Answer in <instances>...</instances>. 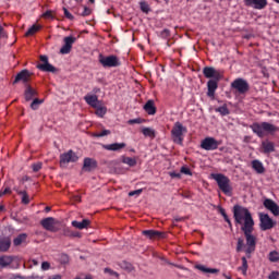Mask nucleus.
<instances>
[{"instance_id": "nucleus-26", "label": "nucleus", "mask_w": 279, "mask_h": 279, "mask_svg": "<svg viewBox=\"0 0 279 279\" xmlns=\"http://www.w3.org/2000/svg\"><path fill=\"white\" fill-rule=\"evenodd\" d=\"M10 247H11L10 238L5 236L0 239V252L2 253L8 252Z\"/></svg>"}, {"instance_id": "nucleus-44", "label": "nucleus", "mask_w": 279, "mask_h": 279, "mask_svg": "<svg viewBox=\"0 0 279 279\" xmlns=\"http://www.w3.org/2000/svg\"><path fill=\"white\" fill-rule=\"evenodd\" d=\"M221 216H222L225 222H227L229 229H233L232 221H231V219L229 218L227 211H225Z\"/></svg>"}, {"instance_id": "nucleus-54", "label": "nucleus", "mask_w": 279, "mask_h": 279, "mask_svg": "<svg viewBox=\"0 0 279 279\" xmlns=\"http://www.w3.org/2000/svg\"><path fill=\"white\" fill-rule=\"evenodd\" d=\"M43 168V163L41 162H37V163H33V170L34 172H39Z\"/></svg>"}, {"instance_id": "nucleus-41", "label": "nucleus", "mask_w": 279, "mask_h": 279, "mask_svg": "<svg viewBox=\"0 0 279 279\" xmlns=\"http://www.w3.org/2000/svg\"><path fill=\"white\" fill-rule=\"evenodd\" d=\"M140 10H142V13L148 14L150 12L149 4L146 1L140 2Z\"/></svg>"}, {"instance_id": "nucleus-36", "label": "nucleus", "mask_w": 279, "mask_h": 279, "mask_svg": "<svg viewBox=\"0 0 279 279\" xmlns=\"http://www.w3.org/2000/svg\"><path fill=\"white\" fill-rule=\"evenodd\" d=\"M268 260L270 263H278L279 262V252L278 251H270L268 253Z\"/></svg>"}, {"instance_id": "nucleus-3", "label": "nucleus", "mask_w": 279, "mask_h": 279, "mask_svg": "<svg viewBox=\"0 0 279 279\" xmlns=\"http://www.w3.org/2000/svg\"><path fill=\"white\" fill-rule=\"evenodd\" d=\"M252 132L259 138L265 137V133L275 134L279 128L269 122H254L250 125Z\"/></svg>"}, {"instance_id": "nucleus-51", "label": "nucleus", "mask_w": 279, "mask_h": 279, "mask_svg": "<svg viewBox=\"0 0 279 279\" xmlns=\"http://www.w3.org/2000/svg\"><path fill=\"white\" fill-rule=\"evenodd\" d=\"M170 34H171L170 29L166 28V29L161 31L160 36H161V38L167 39L170 37Z\"/></svg>"}, {"instance_id": "nucleus-61", "label": "nucleus", "mask_w": 279, "mask_h": 279, "mask_svg": "<svg viewBox=\"0 0 279 279\" xmlns=\"http://www.w3.org/2000/svg\"><path fill=\"white\" fill-rule=\"evenodd\" d=\"M49 279H62L61 275H52L49 277Z\"/></svg>"}, {"instance_id": "nucleus-6", "label": "nucleus", "mask_w": 279, "mask_h": 279, "mask_svg": "<svg viewBox=\"0 0 279 279\" xmlns=\"http://www.w3.org/2000/svg\"><path fill=\"white\" fill-rule=\"evenodd\" d=\"M231 89L235 90L239 95H245L250 92V84L246 80L238 77L230 84Z\"/></svg>"}, {"instance_id": "nucleus-48", "label": "nucleus", "mask_w": 279, "mask_h": 279, "mask_svg": "<svg viewBox=\"0 0 279 279\" xmlns=\"http://www.w3.org/2000/svg\"><path fill=\"white\" fill-rule=\"evenodd\" d=\"M43 17L46 19V20H53L54 16H53V12L51 10H48L46 11L44 14H43Z\"/></svg>"}, {"instance_id": "nucleus-17", "label": "nucleus", "mask_w": 279, "mask_h": 279, "mask_svg": "<svg viewBox=\"0 0 279 279\" xmlns=\"http://www.w3.org/2000/svg\"><path fill=\"white\" fill-rule=\"evenodd\" d=\"M40 225L49 232H56V218L47 217L41 219Z\"/></svg>"}, {"instance_id": "nucleus-52", "label": "nucleus", "mask_w": 279, "mask_h": 279, "mask_svg": "<svg viewBox=\"0 0 279 279\" xmlns=\"http://www.w3.org/2000/svg\"><path fill=\"white\" fill-rule=\"evenodd\" d=\"M143 193V189H137L135 191L129 192V195L132 196H140Z\"/></svg>"}, {"instance_id": "nucleus-31", "label": "nucleus", "mask_w": 279, "mask_h": 279, "mask_svg": "<svg viewBox=\"0 0 279 279\" xmlns=\"http://www.w3.org/2000/svg\"><path fill=\"white\" fill-rule=\"evenodd\" d=\"M26 240H27V233H20L16 238H14L13 244L14 246H20Z\"/></svg>"}, {"instance_id": "nucleus-34", "label": "nucleus", "mask_w": 279, "mask_h": 279, "mask_svg": "<svg viewBox=\"0 0 279 279\" xmlns=\"http://www.w3.org/2000/svg\"><path fill=\"white\" fill-rule=\"evenodd\" d=\"M41 29L40 25L34 24L25 34L26 37L34 36Z\"/></svg>"}, {"instance_id": "nucleus-59", "label": "nucleus", "mask_w": 279, "mask_h": 279, "mask_svg": "<svg viewBox=\"0 0 279 279\" xmlns=\"http://www.w3.org/2000/svg\"><path fill=\"white\" fill-rule=\"evenodd\" d=\"M3 37H5V32H4L3 26L0 25V39Z\"/></svg>"}, {"instance_id": "nucleus-10", "label": "nucleus", "mask_w": 279, "mask_h": 279, "mask_svg": "<svg viewBox=\"0 0 279 279\" xmlns=\"http://www.w3.org/2000/svg\"><path fill=\"white\" fill-rule=\"evenodd\" d=\"M258 218H259V229L262 231L271 230L276 225L274 219L270 218L268 214L259 213Z\"/></svg>"}, {"instance_id": "nucleus-28", "label": "nucleus", "mask_w": 279, "mask_h": 279, "mask_svg": "<svg viewBox=\"0 0 279 279\" xmlns=\"http://www.w3.org/2000/svg\"><path fill=\"white\" fill-rule=\"evenodd\" d=\"M196 269L201 270L204 274H219L218 268H208L205 265L198 264L196 265Z\"/></svg>"}, {"instance_id": "nucleus-47", "label": "nucleus", "mask_w": 279, "mask_h": 279, "mask_svg": "<svg viewBox=\"0 0 279 279\" xmlns=\"http://www.w3.org/2000/svg\"><path fill=\"white\" fill-rule=\"evenodd\" d=\"M105 274H109L110 276H113V277H117V278L119 277V272L109 268V267L105 268Z\"/></svg>"}, {"instance_id": "nucleus-12", "label": "nucleus", "mask_w": 279, "mask_h": 279, "mask_svg": "<svg viewBox=\"0 0 279 279\" xmlns=\"http://www.w3.org/2000/svg\"><path fill=\"white\" fill-rule=\"evenodd\" d=\"M246 8H251L257 11L265 10L268 5L267 0H243Z\"/></svg>"}, {"instance_id": "nucleus-57", "label": "nucleus", "mask_w": 279, "mask_h": 279, "mask_svg": "<svg viewBox=\"0 0 279 279\" xmlns=\"http://www.w3.org/2000/svg\"><path fill=\"white\" fill-rule=\"evenodd\" d=\"M279 272L278 271H271L268 276V279H278Z\"/></svg>"}, {"instance_id": "nucleus-38", "label": "nucleus", "mask_w": 279, "mask_h": 279, "mask_svg": "<svg viewBox=\"0 0 279 279\" xmlns=\"http://www.w3.org/2000/svg\"><path fill=\"white\" fill-rule=\"evenodd\" d=\"M17 194L22 196V204L28 205L31 203L28 193L26 191H17Z\"/></svg>"}, {"instance_id": "nucleus-20", "label": "nucleus", "mask_w": 279, "mask_h": 279, "mask_svg": "<svg viewBox=\"0 0 279 279\" xmlns=\"http://www.w3.org/2000/svg\"><path fill=\"white\" fill-rule=\"evenodd\" d=\"M251 167L257 174H264L266 172L264 163L258 159L252 160Z\"/></svg>"}, {"instance_id": "nucleus-15", "label": "nucleus", "mask_w": 279, "mask_h": 279, "mask_svg": "<svg viewBox=\"0 0 279 279\" xmlns=\"http://www.w3.org/2000/svg\"><path fill=\"white\" fill-rule=\"evenodd\" d=\"M75 41H76V37H73V36L64 37V46L60 49V53L69 54Z\"/></svg>"}, {"instance_id": "nucleus-63", "label": "nucleus", "mask_w": 279, "mask_h": 279, "mask_svg": "<svg viewBox=\"0 0 279 279\" xmlns=\"http://www.w3.org/2000/svg\"><path fill=\"white\" fill-rule=\"evenodd\" d=\"M74 199H75V202H77V203H81V201H82V198H81L80 195H75Z\"/></svg>"}, {"instance_id": "nucleus-56", "label": "nucleus", "mask_w": 279, "mask_h": 279, "mask_svg": "<svg viewBox=\"0 0 279 279\" xmlns=\"http://www.w3.org/2000/svg\"><path fill=\"white\" fill-rule=\"evenodd\" d=\"M11 193H12V191L9 186H7L4 190L0 191L1 196L8 195V194H11Z\"/></svg>"}, {"instance_id": "nucleus-40", "label": "nucleus", "mask_w": 279, "mask_h": 279, "mask_svg": "<svg viewBox=\"0 0 279 279\" xmlns=\"http://www.w3.org/2000/svg\"><path fill=\"white\" fill-rule=\"evenodd\" d=\"M44 100L43 99H38V98H35L32 104H31V109L36 111L39 109V106L43 105Z\"/></svg>"}, {"instance_id": "nucleus-2", "label": "nucleus", "mask_w": 279, "mask_h": 279, "mask_svg": "<svg viewBox=\"0 0 279 279\" xmlns=\"http://www.w3.org/2000/svg\"><path fill=\"white\" fill-rule=\"evenodd\" d=\"M202 73L207 78V97L214 98L218 89L219 82L223 80V70H217L214 66H204Z\"/></svg>"}, {"instance_id": "nucleus-11", "label": "nucleus", "mask_w": 279, "mask_h": 279, "mask_svg": "<svg viewBox=\"0 0 279 279\" xmlns=\"http://www.w3.org/2000/svg\"><path fill=\"white\" fill-rule=\"evenodd\" d=\"M40 61L43 63H39L37 65V69L41 72H45V73H57L58 72V69L56 66H53L51 63H49V60H48V57L45 56V54H41L40 56Z\"/></svg>"}, {"instance_id": "nucleus-21", "label": "nucleus", "mask_w": 279, "mask_h": 279, "mask_svg": "<svg viewBox=\"0 0 279 279\" xmlns=\"http://www.w3.org/2000/svg\"><path fill=\"white\" fill-rule=\"evenodd\" d=\"M84 100L87 102L88 106H90L94 109L98 108V106L101 105L97 95H86L84 97Z\"/></svg>"}, {"instance_id": "nucleus-49", "label": "nucleus", "mask_w": 279, "mask_h": 279, "mask_svg": "<svg viewBox=\"0 0 279 279\" xmlns=\"http://www.w3.org/2000/svg\"><path fill=\"white\" fill-rule=\"evenodd\" d=\"M168 175H170V178H172V179H178V180H181V178H182V174L180 172H175V171L168 172Z\"/></svg>"}, {"instance_id": "nucleus-27", "label": "nucleus", "mask_w": 279, "mask_h": 279, "mask_svg": "<svg viewBox=\"0 0 279 279\" xmlns=\"http://www.w3.org/2000/svg\"><path fill=\"white\" fill-rule=\"evenodd\" d=\"M13 262V257L9 255L0 256V268H5L10 266Z\"/></svg>"}, {"instance_id": "nucleus-24", "label": "nucleus", "mask_w": 279, "mask_h": 279, "mask_svg": "<svg viewBox=\"0 0 279 279\" xmlns=\"http://www.w3.org/2000/svg\"><path fill=\"white\" fill-rule=\"evenodd\" d=\"M144 111H146V113H148V116H155L156 114V107H155V102L154 100H148L146 101V104L144 105Z\"/></svg>"}, {"instance_id": "nucleus-33", "label": "nucleus", "mask_w": 279, "mask_h": 279, "mask_svg": "<svg viewBox=\"0 0 279 279\" xmlns=\"http://www.w3.org/2000/svg\"><path fill=\"white\" fill-rule=\"evenodd\" d=\"M215 111L220 113L221 117H227L230 114V110L226 104L216 108Z\"/></svg>"}, {"instance_id": "nucleus-58", "label": "nucleus", "mask_w": 279, "mask_h": 279, "mask_svg": "<svg viewBox=\"0 0 279 279\" xmlns=\"http://www.w3.org/2000/svg\"><path fill=\"white\" fill-rule=\"evenodd\" d=\"M41 269L43 270H49L50 269V263L49 262H43Z\"/></svg>"}, {"instance_id": "nucleus-29", "label": "nucleus", "mask_w": 279, "mask_h": 279, "mask_svg": "<svg viewBox=\"0 0 279 279\" xmlns=\"http://www.w3.org/2000/svg\"><path fill=\"white\" fill-rule=\"evenodd\" d=\"M242 265L238 267V271H242L243 276H246L248 270V262L246 256L241 257Z\"/></svg>"}, {"instance_id": "nucleus-23", "label": "nucleus", "mask_w": 279, "mask_h": 279, "mask_svg": "<svg viewBox=\"0 0 279 279\" xmlns=\"http://www.w3.org/2000/svg\"><path fill=\"white\" fill-rule=\"evenodd\" d=\"M263 154L268 155L275 153V143L270 141L262 142Z\"/></svg>"}, {"instance_id": "nucleus-4", "label": "nucleus", "mask_w": 279, "mask_h": 279, "mask_svg": "<svg viewBox=\"0 0 279 279\" xmlns=\"http://www.w3.org/2000/svg\"><path fill=\"white\" fill-rule=\"evenodd\" d=\"M210 178L217 183L218 189L226 195L231 197L233 187L231 180L223 173H210Z\"/></svg>"}, {"instance_id": "nucleus-16", "label": "nucleus", "mask_w": 279, "mask_h": 279, "mask_svg": "<svg viewBox=\"0 0 279 279\" xmlns=\"http://www.w3.org/2000/svg\"><path fill=\"white\" fill-rule=\"evenodd\" d=\"M31 76H32V73L27 69H24L16 74L13 85H16L21 82H23L24 84H27L31 81Z\"/></svg>"}, {"instance_id": "nucleus-22", "label": "nucleus", "mask_w": 279, "mask_h": 279, "mask_svg": "<svg viewBox=\"0 0 279 279\" xmlns=\"http://www.w3.org/2000/svg\"><path fill=\"white\" fill-rule=\"evenodd\" d=\"M37 95L38 94H37V90L35 88H33L31 85H26L24 96H25V100L27 102L32 101Z\"/></svg>"}, {"instance_id": "nucleus-5", "label": "nucleus", "mask_w": 279, "mask_h": 279, "mask_svg": "<svg viewBox=\"0 0 279 279\" xmlns=\"http://www.w3.org/2000/svg\"><path fill=\"white\" fill-rule=\"evenodd\" d=\"M186 132V126H184L180 121L174 122V126H172V131H170L172 142H174V144L182 145L184 141L183 135Z\"/></svg>"}, {"instance_id": "nucleus-14", "label": "nucleus", "mask_w": 279, "mask_h": 279, "mask_svg": "<svg viewBox=\"0 0 279 279\" xmlns=\"http://www.w3.org/2000/svg\"><path fill=\"white\" fill-rule=\"evenodd\" d=\"M263 206L269 210L275 217H279V205L271 198H265Z\"/></svg>"}, {"instance_id": "nucleus-39", "label": "nucleus", "mask_w": 279, "mask_h": 279, "mask_svg": "<svg viewBox=\"0 0 279 279\" xmlns=\"http://www.w3.org/2000/svg\"><path fill=\"white\" fill-rule=\"evenodd\" d=\"M142 134H144V136L150 137V138H155V136H156L155 131L153 129H150V128L142 129Z\"/></svg>"}, {"instance_id": "nucleus-30", "label": "nucleus", "mask_w": 279, "mask_h": 279, "mask_svg": "<svg viewBox=\"0 0 279 279\" xmlns=\"http://www.w3.org/2000/svg\"><path fill=\"white\" fill-rule=\"evenodd\" d=\"M120 268L126 270V272H133L135 270L133 264L128 260L120 262Z\"/></svg>"}, {"instance_id": "nucleus-25", "label": "nucleus", "mask_w": 279, "mask_h": 279, "mask_svg": "<svg viewBox=\"0 0 279 279\" xmlns=\"http://www.w3.org/2000/svg\"><path fill=\"white\" fill-rule=\"evenodd\" d=\"M90 225L89 219H83V221L73 220L72 226L78 230H84Z\"/></svg>"}, {"instance_id": "nucleus-60", "label": "nucleus", "mask_w": 279, "mask_h": 279, "mask_svg": "<svg viewBox=\"0 0 279 279\" xmlns=\"http://www.w3.org/2000/svg\"><path fill=\"white\" fill-rule=\"evenodd\" d=\"M174 221L182 222V221H184V217L177 216V217H174Z\"/></svg>"}, {"instance_id": "nucleus-42", "label": "nucleus", "mask_w": 279, "mask_h": 279, "mask_svg": "<svg viewBox=\"0 0 279 279\" xmlns=\"http://www.w3.org/2000/svg\"><path fill=\"white\" fill-rule=\"evenodd\" d=\"M245 244H244V239L243 238H238V241H236V246H235V251L236 253H240L243 251Z\"/></svg>"}, {"instance_id": "nucleus-62", "label": "nucleus", "mask_w": 279, "mask_h": 279, "mask_svg": "<svg viewBox=\"0 0 279 279\" xmlns=\"http://www.w3.org/2000/svg\"><path fill=\"white\" fill-rule=\"evenodd\" d=\"M218 213H219L220 215H223V214L226 213V209H225L223 207L219 206V207H218Z\"/></svg>"}, {"instance_id": "nucleus-7", "label": "nucleus", "mask_w": 279, "mask_h": 279, "mask_svg": "<svg viewBox=\"0 0 279 279\" xmlns=\"http://www.w3.org/2000/svg\"><path fill=\"white\" fill-rule=\"evenodd\" d=\"M99 63L105 68V69H111V68H119L121 66V61L120 59L114 56H99Z\"/></svg>"}, {"instance_id": "nucleus-35", "label": "nucleus", "mask_w": 279, "mask_h": 279, "mask_svg": "<svg viewBox=\"0 0 279 279\" xmlns=\"http://www.w3.org/2000/svg\"><path fill=\"white\" fill-rule=\"evenodd\" d=\"M63 234H64V236H68V238H81L82 236L78 231H72L69 228L64 229Z\"/></svg>"}, {"instance_id": "nucleus-45", "label": "nucleus", "mask_w": 279, "mask_h": 279, "mask_svg": "<svg viewBox=\"0 0 279 279\" xmlns=\"http://www.w3.org/2000/svg\"><path fill=\"white\" fill-rule=\"evenodd\" d=\"M221 216H222L225 222H227L229 229H233L232 221H231V219L229 218L227 211H225Z\"/></svg>"}, {"instance_id": "nucleus-53", "label": "nucleus", "mask_w": 279, "mask_h": 279, "mask_svg": "<svg viewBox=\"0 0 279 279\" xmlns=\"http://www.w3.org/2000/svg\"><path fill=\"white\" fill-rule=\"evenodd\" d=\"M90 14H92V9L88 8V7H84V11H83V13H82V16H83V17H87V16H89Z\"/></svg>"}, {"instance_id": "nucleus-64", "label": "nucleus", "mask_w": 279, "mask_h": 279, "mask_svg": "<svg viewBox=\"0 0 279 279\" xmlns=\"http://www.w3.org/2000/svg\"><path fill=\"white\" fill-rule=\"evenodd\" d=\"M10 279H25L24 277H22V276H13V277H11Z\"/></svg>"}, {"instance_id": "nucleus-18", "label": "nucleus", "mask_w": 279, "mask_h": 279, "mask_svg": "<svg viewBox=\"0 0 279 279\" xmlns=\"http://www.w3.org/2000/svg\"><path fill=\"white\" fill-rule=\"evenodd\" d=\"M97 167H98V162L96 159L90 158V157H86L84 159L83 171L92 172V171L96 170Z\"/></svg>"}, {"instance_id": "nucleus-55", "label": "nucleus", "mask_w": 279, "mask_h": 279, "mask_svg": "<svg viewBox=\"0 0 279 279\" xmlns=\"http://www.w3.org/2000/svg\"><path fill=\"white\" fill-rule=\"evenodd\" d=\"M63 11H64V16L70 20V21H73L74 20V16L69 12V10L66 8H63Z\"/></svg>"}, {"instance_id": "nucleus-8", "label": "nucleus", "mask_w": 279, "mask_h": 279, "mask_svg": "<svg viewBox=\"0 0 279 279\" xmlns=\"http://www.w3.org/2000/svg\"><path fill=\"white\" fill-rule=\"evenodd\" d=\"M78 159L80 157L77 154L73 149H70L69 151L60 155V166L61 168H65L69 163L77 162Z\"/></svg>"}, {"instance_id": "nucleus-1", "label": "nucleus", "mask_w": 279, "mask_h": 279, "mask_svg": "<svg viewBox=\"0 0 279 279\" xmlns=\"http://www.w3.org/2000/svg\"><path fill=\"white\" fill-rule=\"evenodd\" d=\"M232 214L234 225L241 226V231L243 232L246 242L244 253L246 258L250 259L252 257V254L255 253L257 244V239L253 234L255 226L254 218L248 208L239 204L233 205Z\"/></svg>"}, {"instance_id": "nucleus-13", "label": "nucleus", "mask_w": 279, "mask_h": 279, "mask_svg": "<svg viewBox=\"0 0 279 279\" xmlns=\"http://www.w3.org/2000/svg\"><path fill=\"white\" fill-rule=\"evenodd\" d=\"M142 235H144L146 239L150 241H156V240L163 239L166 233L158 230L148 229V230H142Z\"/></svg>"}, {"instance_id": "nucleus-43", "label": "nucleus", "mask_w": 279, "mask_h": 279, "mask_svg": "<svg viewBox=\"0 0 279 279\" xmlns=\"http://www.w3.org/2000/svg\"><path fill=\"white\" fill-rule=\"evenodd\" d=\"M111 134L110 130H102L100 133H94L93 136L100 138V137H105Z\"/></svg>"}, {"instance_id": "nucleus-9", "label": "nucleus", "mask_w": 279, "mask_h": 279, "mask_svg": "<svg viewBox=\"0 0 279 279\" xmlns=\"http://www.w3.org/2000/svg\"><path fill=\"white\" fill-rule=\"evenodd\" d=\"M220 145L221 143L211 136H207L201 142V148L206 151L217 150Z\"/></svg>"}, {"instance_id": "nucleus-19", "label": "nucleus", "mask_w": 279, "mask_h": 279, "mask_svg": "<svg viewBox=\"0 0 279 279\" xmlns=\"http://www.w3.org/2000/svg\"><path fill=\"white\" fill-rule=\"evenodd\" d=\"M126 147L124 142L122 143H112V144H104L102 148L108 151H120Z\"/></svg>"}, {"instance_id": "nucleus-32", "label": "nucleus", "mask_w": 279, "mask_h": 279, "mask_svg": "<svg viewBox=\"0 0 279 279\" xmlns=\"http://www.w3.org/2000/svg\"><path fill=\"white\" fill-rule=\"evenodd\" d=\"M122 163H124V165H126L129 167H135L137 161L133 157L122 156Z\"/></svg>"}, {"instance_id": "nucleus-37", "label": "nucleus", "mask_w": 279, "mask_h": 279, "mask_svg": "<svg viewBox=\"0 0 279 279\" xmlns=\"http://www.w3.org/2000/svg\"><path fill=\"white\" fill-rule=\"evenodd\" d=\"M96 109V116L99 118H104L107 113V107H104L100 105H98V107H95Z\"/></svg>"}, {"instance_id": "nucleus-50", "label": "nucleus", "mask_w": 279, "mask_h": 279, "mask_svg": "<svg viewBox=\"0 0 279 279\" xmlns=\"http://www.w3.org/2000/svg\"><path fill=\"white\" fill-rule=\"evenodd\" d=\"M142 123H143V120L141 118H135V119L129 120V125L142 124Z\"/></svg>"}, {"instance_id": "nucleus-46", "label": "nucleus", "mask_w": 279, "mask_h": 279, "mask_svg": "<svg viewBox=\"0 0 279 279\" xmlns=\"http://www.w3.org/2000/svg\"><path fill=\"white\" fill-rule=\"evenodd\" d=\"M181 174L192 177L193 172L191 171V169L187 166H183V167H181Z\"/></svg>"}]
</instances>
